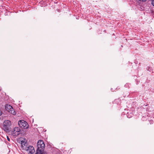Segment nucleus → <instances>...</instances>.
<instances>
[{
  "label": "nucleus",
  "mask_w": 154,
  "mask_h": 154,
  "mask_svg": "<svg viewBox=\"0 0 154 154\" xmlns=\"http://www.w3.org/2000/svg\"><path fill=\"white\" fill-rule=\"evenodd\" d=\"M11 124V122L10 120H5L3 123L2 129L6 132H9L11 131L10 126Z\"/></svg>",
  "instance_id": "f257e3e1"
},
{
  "label": "nucleus",
  "mask_w": 154,
  "mask_h": 154,
  "mask_svg": "<svg viewBox=\"0 0 154 154\" xmlns=\"http://www.w3.org/2000/svg\"><path fill=\"white\" fill-rule=\"evenodd\" d=\"M18 124L20 128L24 129H27L29 127L27 122L24 120H20L18 122Z\"/></svg>",
  "instance_id": "f03ea898"
},
{
  "label": "nucleus",
  "mask_w": 154,
  "mask_h": 154,
  "mask_svg": "<svg viewBox=\"0 0 154 154\" xmlns=\"http://www.w3.org/2000/svg\"><path fill=\"white\" fill-rule=\"evenodd\" d=\"M5 109L6 111L13 115H16V112L12 107L8 104H7L5 106Z\"/></svg>",
  "instance_id": "7ed1b4c3"
},
{
  "label": "nucleus",
  "mask_w": 154,
  "mask_h": 154,
  "mask_svg": "<svg viewBox=\"0 0 154 154\" xmlns=\"http://www.w3.org/2000/svg\"><path fill=\"white\" fill-rule=\"evenodd\" d=\"M37 147L39 149L44 150L45 147V144L44 141L42 140H39L37 143Z\"/></svg>",
  "instance_id": "20e7f679"
},
{
  "label": "nucleus",
  "mask_w": 154,
  "mask_h": 154,
  "mask_svg": "<svg viewBox=\"0 0 154 154\" xmlns=\"http://www.w3.org/2000/svg\"><path fill=\"white\" fill-rule=\"evenodd\" d=\"M20 130V128L18 127L14 128L11 131V134L14 136L18 135Z\"/></svg>",
  "instance_id": "39448f33"
},
{
  "label": "nucleus",
  "mask_w": 154,
  "mask_h": 154,
  "mask_svg": "<svg viewBox=\"0 0 154 154\" xmlns=\"http://www.w3.org/2000/svg\"><path fill=\"white\" fill-rule=\"evenodd\" d=\"M29 154H32L34 153L35 150L34 147L31 146H29L25 149Z\"/></svg>",
  "instance_id": "423d86ee"
},
{
  "label": "nucleus",
  "mask_w": 154,
  "mask_h": 154,
  "mask_svg": "<svg viewBox=\"0 0 154 154\" xmlns=\"http://www.w3.org/2000/svg\"><path fill=\"white\" fill-rule=\"evenodd\" d=\"M19 141H20V143L22 147H24L26 144L27 141L24 138H21L20 139Z\"/></svg>",
  "instance_id": "0eeeda50"
},
{
  "label": "nucleus",
  "mask_w": 154,
  "mask_h": 154,
  "mask_svg": "<svg viewBox=\"0 0 154 154\" xmlns=\"http://www.w3.org/2000/svg\"><path fill=\"white\" fill-rule=\"evenodd\" d=\"M43 150H44L39 149H37L36 153L35 154H43Z\"/></svg>",
  "instance_id": "6e6552de"
},
{
  "label": "nucleus",
  "mask_w": 154,
  "mask_h": 154,
  "mask_svg": "<svg viewBox=\"0 0 154 154\" xmlns=\"http://www.w3.org/2000/svg\"><path fill=\"white\" fill-rule=\"evenodd\" d=\"M6 137H7V138L8 140V141H10V139L9 138L8 136H7Z\"/></svg>",
  "instance_id": "1a4fd4ad"
},
{
  "label": "nucleus",
  "mask_w": 154,
  "mask_h": 154,
  "mask_svg": "<svg viewBox=\"0 0 154 154\" xmlns=\"http://www.w3.org/2000/svg\"><path fill=\"white\" fill-rule=\"evenodd\" d=\"M152 5L154 6V1H152Z\"/></svg>",
  "instance_id": "9d476101"
}]
</instances>
